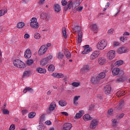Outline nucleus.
I'll use <instances>...</instances> for the list:
<instances>
[{
	"instance_id": "1",
	"label": "nucleus",
	"mask_w": 130,
	"mask_h": 130,
	"mask_svg": "<svg viewBox=\"0 0 130 130\" xmlns=\"http://www.w3.org/2000/svg\"><path fill=\"white\" fill-rule=\"evenodd\" d=\"M62 6H66L63 8L64 12H67L68 10H71L72 9V7L73 6V2L69 1L67 2L66 0H62L61 1Z\"/></svg>"
},
{
	"instance_id": "2",
	"label": "nucleus",
	"mask_w": 130,
	"mask_h": 130,
	"mask_svg": "<svg viewBox=\"0 0 130 130\" xmlns=\"http://www.w3.org/2000/svg\"><path fill=\"white\" fill-rule=\"evenodd\" d=\"M107 46V41L105 40H102L100 41L96 45L98 49L102 50Z\"/></svg>"
},
{
	"instance_id": "3",
	"label": "nucleus",
	"mask_w": 130,
	"mask_h": 130,
	"mask_svg": "<svg viewBox=\"0 0 130 130\" xmlns=\"http://www.w3.org/2000/svg\"><path fill=\"white\" fill-rule=\"evenodd\" d=\"M13 63L15 67L18 68V69H24V68L25 67V63L21 61L20 59H16L14 60Z\"/></svg>"
},
{
	"instance_id": "4",
	"label": "nucleus",
	"mask_w": 130,
	"mask_h": 130,
	"mask_svg": "<svg viewBox=\"0 0 130 130\" xmlns=\"http://www.w3.org/2000/svg\"><path fill=\"white\" fill-rule=\"evenodd\" d=\"M30 26L33 29H38L39 24L37 22V18L33 17L30 19Z\"/></svg>"
},
{
	"instance_id": "5",
	"label": "nucleus",
	"mask_w": 130,
	"mask_h": 130,
	"mask_svg": "<svg viewBox=\"0 0 130 130\" xmlns=\"http://www.w3.org/2000/svg\"><path fill=\"white\" fill-rule=\"evenodd\" d=\"M100 55V51L97 50L94 51L90 55V59H91V60H93V59L97 58V57H98V56H99Z\"/></svg>"
},
{
	"instance_id": "6",
	"label": "nucleus",
	"mask_w": 130,
	"mask_h": 130,
	"mask_svg": "<svg viewBox=\"0 0 130 130\" xmlns=\"http://www.w3.org/2000/svg\"><path fill=\"white\" fill-rule=\"evenodd\" d=\"M47 51V48L46 46H42L39 50V55H43Z\"/></svg>"
},
{
	"instance_id": "7",
	"label": "nucleus",
	"mask_w": 130,
	"mask_h": 130,
	"mask_svg": "<svg viewBox=\"0 0 130 130\" xmlns=\"http://www.w3.org/2000/svg\"><path fill=\"white\" fill-rule=\"evenodd\" d=\"M107 57L109 59H113L114 57H115V51L110 50L107 53Z\"/></svg>"
},
{
	"instance_id": "8",
	"label": "nucleus",
	"mask_w": 130,
	"mask_h": 130,
	"mask_svg": "<svg viewBox=\"0 0 130 130\" xmlns=\"http://www.w3.org/2000/svg\"><path fill=\"white\" fill-rule=\"evenodd\" d=\"M97 125H98V121L96 119H93L90 122V128L94 129V128H96Z\"/></svg>"
},
{
	"instance_id": "9",
	"label": "nucleus",
	"mask_w": 130,
	"mask_h": 130,
	"mask_svg": "<svg viewBox=\"0 0 130 130\" xmlns=\"http://www.w3.org/2000/svg\"><path fill=\"white\" fill-rule=\"evenodd\" d=\"M91 51H92V48H90V46L89 45H85L84 46V49L82 52V54H88Z\"/></svg>"
},
{
	"instance_id": "10",
	"label": "nucleus",
	"mask_w": 130,
	"mask_h": 130,
	"mask_svg": "<svg viewBox=\"0 0 130 130\" xmlns=\"http://www.w3.org/2000/svg\"><path fill=\"white\" fill-rule=\"evenodd\" d=\"M32 56V53L30 49H27L24 52V57L25 58H30Z\"/></svg>"
},
{
	"instance_id": "11",
	"label": "nucleus",
	"mask_w": 130,
	"mask_h": 130,
	"mask_svg": "<svg viewBox=\"0 0 130 130\" xmlns=\"http://www.w3.org/2000/svg\"><path fill=\"white\" fill-rule=\"evenodd\" d=\"M127 51V48L125 47H121L117 49V52L119 54H121V53H125Z\"/></svg>"
},
{
	"instance_id": "12",
	"label": "nucleus",
	"mask_w": 130,
	"mask_h": 130,
	"mask_svg": "<svg viewBox=\"0 0 130 130\" xmlns=\"http://www.w3.org/2000/svg\"><path fill=\"white\" fill-rule=\"evenodd\" d=\"M55 107H56V103L53 102L51 103L49 108V112H52L55 109Z\"/></svg>"
},
{
	"instance_id": "13",
	"label": "nucleus",
	"mask_w": 130,
	"mask_h": 130,
	"mask_svg": "<svg viewBox=\"0 0 130 130\" xmlns=\"http://www.w3.org/2000/svg\"><path fill=\"white\" fill-rule=\"evenodd\" d=\"M72 32L73 33H76V32H77L78 35L79 33H81V34H83L82 30H81V26H76L74 27L73 29L72 30Z\"/></svg>"
},
{
	"instance_id": "14",
	"label": "nucleus",
	"mask_w": 130,
	"mask_h": 130,
	"mask_svg": "<svg viewBox=\"0 0 130 130\" xmlns=\"http://www.w3.org/2000/svg\"><path fill=\"white\" fill-rule=\"evenodd\" d=\"M72 124L70 123H66L63 125L62 130H71L72 128Z\"/></svg>"
},
{
	"instance_id": "15",
	"label": "nucleus",
	"mask_w": 130,
	"mask_h": 130,
	"mask_svg": "<svg viewBox=\"0 0 130 130\" xmlns=\"http://www.w3.org/2000/svg\"><path fill=\"white\" fill-rule=\"evenodd\" d=\"M91 70V67L89 65L84 66L80 70L81 73H85V72H89Z\"/></svg>"
},
{
	"instance_id": "16",
	"label": "nucleus",
	"mask_w": 130,
	"mask_h": 130,
	"mask_svg": "<svg viewBox=\"0 0 130 130\" xmlns=\"http://www.w3.org/2000/svg\"><path fill=\"white\" fill-rule=\"evenodd\" d=\"M63 52L65 56L67 57L68 59H70V58L72 57V55L71 54V52H70V51H69L68 49H64Z\"/></svg>"
},
{
	"instance_id": "17",
	"label": "nucleus",
	"mask_w": 130,
	"mask_h": 130,
	"mask_svg": "<svg viewBox=\"0 0 130 130\" xmlns=\"http://www.w3.org/2000/svg\"><path fill=\"white\" fill-rule=\"evenodd\" d=\"M111 92V86L110 85H106L105 86V93L107 95H109Z\"/></svg>"
},
{
	"instance_id": "18",
	"label": "nucleus",
	"mask_w": 130,
	"mask_h": 130,
	"mask_svg": "<svg viewBox=\"0 0 130 130\" xmlns=\"http://www.w3.org/2000/svg\"><path fill=\"white\" fill-rule=\"evenodd\" d=\"M123 106H124V102H123V101H120L118 105L116 107V109H117V110H120Z\"/></svg>"
},
{
	"instance_id": "19",
	"label": "nucleus",
	"mask_w": 130,
	"mask_h": 130,
	"mask_svg": "<svg viewBox=\"0 0 130 130\" xmlns=\"http://www.w3.org/2000/svg\"><path fill=\"white\" fill-rule=\"evenodd\" d=\"M98 62L101 66H103V64H105L106 59H105V58L104 57H100L98 59Z\"/></svg>"
},
{
	"instance_id": "20",
	"label": "nucleus",
	"mask_w": 130,
	"mask_h": 130,
	"mask_svg": "<svg viewBox=\"0 0 130 130\" xmlns=\"http://www.w3.org/2000/svg\"><path fill=\"white\" fill-rule=\"evenodd\" d=\"M99 81H100V79H99V77H92L91 79V82L92 84H97V83L99 82Z\"/></svg>"
},
{
	"instance_id": "21",
	"label": "nucleus",
	"mask_w": 130,
	"mask_h": 130,
	"mask_svg": "<svg viewBox=\"0 0 130 130\" xmlns=\"http://www.w3.org/2000/svg\"><path fill=\"white\" fill-rule=\"evenodd\" d=\"M25 25H26V24H25V22H19L17 23L16 27H17V28H18V29H22V28L24 27Z\"/></svg>"
},
{
	"instance_id": "22",
	"label": "nucleus",
	"mask_w": 130,
	"mask_h": 130,
	"mask_svg": "<svg viewBox=\"0 0 130 130\" xmlns=\"http://www.w3.org/2000/svg\"><path fill=\"white\" fill-rule=\"evenodd\" d=\"M56 57L58 59H63V57H64V55L61 52H59L56 54Z\"/></svg>"
},
{
	"instance_id": "23",
	"label": "nucleus",
	"mask_w": 130,
	"mask_h": 130,
	"mask_svg": "<svg viewBox=\"0 0 130 130\" xmlns=\"http://www.w3.org/2000/svg\"><path fill=\"white\" fill-rule=\"evenodd\" d=\"M124 95H125V92L123 90H120L117 91L116 93V96L118 98L121 97V96H123Z\"/></svg>"
},
{
	"instance_id": "24",
	"label": "nucleus",
	"mask_w": 130,
	"mask_h": 130,
	"mask_svg": "<svg viewBox=\"0 0 130 130\" xmlns=\"http://www.w3.org/2000/svg\"><path fill=\"white\" fill-rule=\"evenodd\" d=\"M52 76H53V77L57 78L58 79H60V78H63V75L61 73H53Z\"/></svg>"
},
{
	"instance_id": "25",
	"label": "nucleus",
	"mask_w": 130,
	"mask_h": 130,
	"mask_svg": "<svg viewBox=\"0 0 130 130\" xmlns=\"http://www.w3.org/2000/svg\"><path fill=\"white\" fill-rule=\"evenodd\" d=\"M120 71V70H119V68H114L112 71V73L113 76H116L118 74H119Z\"/></svg>"
},
{
	"instance_id": "26",
	"label": "nucleus",
	"mask_w": 130,
	"mask_h": 130,
	"mask_svg": "<svg viewBox=\"0 0 130 130\" xmlns=\"http://www.w3.org/2000/svg\"><path fill=\"white\" fill-rule=\"evenodd\" d=\"M83 119L85 121H88V120H91V119H92V117H91L90 115L86 114L83 116Z\"/></svg>"
},
{
	"instance_id": "27",
	"label": "nucleus",
	"mask_w": 130,
	"mask_h": 130,
	"mask_svg": "<svg viewBox=\"0 0 130 130\" xmlns=\"http://www.w3.org/2000/svg\"><path fill=\"white\" fill-rule=\"evenodd\" d=\"M48 63V61L46 58H43L40 61V66H45Z\"/></svg>"
},
{
	"instance_id": "28",
	"label": "nucleus",
	"mask_w": 130,
	"mask_h": 130,
	"mask_svg": "<svg viewBox=\"0 0 130 130\" xmlns=\"http://www.w3.org/2000/svg\"><path fill=\"white\" fill-rule=\"evenodd\" d=\"M54 10L55 12H57V13L60 12V6L58 4H55L54 6Z\"/></svg>"
},
{
	"instance_id": "29",
	"label": "nucleus",
	"mask_w": 130,
	"mask_h": 130,
	"mask_svg": "<svg viewBox=\"0 0 130 130\" xmlns=\"http://www.w3.org/2000/svg\"><path fill=\"white\" fill-rule=\"evenodd\" d=\"M122 64H123V60H122L117 61L114 63V66L115 67H120V66Z\"/></svg>"
},
{
	"instance_id": "30",
	"label": "nucleus",
	"mask_w": 130,
	"mask_h": 130,
	"mask_svg": "<svg viewBox=\"0 0 130 130\" xmlns=\"http://www.w3.org/2000/svg\"><path fill=\"white\" fill-rule=\"evenodd\" d=\"M55 70V68L53 64H50L48 68V71L50 72V73H52Z\"/></svg>"
},
{
	"instance_id": "31",
	"label": "nucleus",
	"mask_w": 130,
	"mask_h": 130,
	"mask_svg": "<svg viewBox=\"0 0 130 130\" xmlns=\"http://www.w3.org/2000/svg\"><path fill=\"white\" fill-rule=\"evenodd\" d=\"M37 71L40 74H46V70L42 68H37Z\"/></svg>"
},
{
	"instance_id": "32",
	"label": "nucleus",
	"mask_w": 130,
	"mask_h": 130,
	"mask_svg": "<svg viewBox=\"0 0 130 130\" xmlns=\"http://www.w3.org/2000/svg\"><path fill=\"white\" fill-rule=\"evenodd\" d=\"M47 17H48V14L46 13L43 12L41 14V19L42 20H44V19H47Z\"/></svg>"
},
{
	"instance_id": "33",
	"label": "nucleus",
	"mask_w": 130,
	"mask_h": 130,
	"mask_svg": "<svg viewBox=\"0 0 130 130\" xmlns=\"http://www.w3.org/2000/svg\"><path fill=\"white\" fill-rule=\"evenodd\" d=\"M125 80H126L125 77H121L117 78L116 81L117 83H119V82H124Z\"/></svg>"
},
{
	"instance_id": "34",
	"label": "nucleus",
	"mask_w": 130,
	"mask_h": 130,
	"mask_svg": "<svg viewBox=\"0 0 130 130\" xmlns=\"http://www.w3.org/2000/svg\"><path fill=\"white\" fill-rule=\"evenodd\" d=\"M68 103H67V102L63 100H61L59 101V105L60 106H61L62 107H63L64 106H67V105Z\"/></svg>"
},
{
	"instance_id": "35",
	"label": "nucleus",
	"mask_w": 130,
	"mask_h": 130,
	"mask_svg": "<svg viewBox=\"0 0 130 130\" xmlns=\"http://www.w3.org/2000/svg\"><path fill=\"white\" fill-rule=\"evenodd\" d=\"M30 75H31V71H25L23 73V78H28Z\"/></svg>"
},
{
	"instance_id": "36",
	"label": "nucleus",
	"mask_w": 130,
	"mask_h": 130,
	"mask_svg": "<svg viewBox=\"0 0 130 130\" xmlns=\"http://www.w3.org/2000/svg\"><path fill=\"white\" fill-rule=\"evenodd\" d=\"M83 112H84V111H79V113L76 114L75 117H76V118H81L82 116H83Z\"/></svg>"
},
{
	"instance_id": "37",
	"label": "nucleus",
	"mask_w": 130,
	"mask_h": 130,
	"mask_svg": "<svg viewBox=\"0 0 130 130\" xmlns=\"http://www.w3.org/2000/svg\"><path fill=\"white\" fill-rule=\"evenodd\" d=\"M82 37H83V34L79 32L78 35V38L77 39L78 43H81L82 42Z\"/></svg>"
},
{
	"instance_id": "38",
	"label": "nucleus",
	"mask_w": 130,
	"mask_h": 130,
	"mask_svg": "<svg viewBox=\"0 0 130 130\" xmlns=\"http://www.w3.org/2000/svg\"><path fill=\"white\" fill-rule=\"evenodd\" d=\"M79 98H80V96H74V98L73 99V104L75 105H78V102H77L78 101V100H79Z\"/></svg>"
},
{
	"instance_id": "39",
	"label": "nucleus",
	"mask_w": 130,
	"mask_h": 130,
	"mask_svg": "<svg viewBox=\"0 0 130 130\" xmlns=\"http://www.w3.org/2000/svg\"><path fill=\"white\" fill-rule=\"evenodd\" d=\"M90 29L92 31H96L98 29L97 25L93 24L90 25Z\"/></svg>"
},
{
	"instance_id": "40",
	"label": "nucleus",
	"mask_w": 130,
	"mask_h": 130,
	"mask_svg": "<svg viewBox=\"0 0 130 130\" xmlns=\"http://www.w3.org/2000/svg\"><path fill=\"white\" fill-rule=\"evenodd\" d=\"M62 34H63V36L64 37V38L66 39H67V29L66 28V27H62Z\"/></svg>"
},
{
	"instance_id": "41",
	"label": "nucleus",
	"mask_w": 130,
	"mask_h": 130,
	"mask_svg": "<svg viewBox=\"0 0 130 130\" xmlns=\"http://www.w3.org/2000/svg\"><path fill=\"white\" fill-rule=\"evenodd\" d=\"M105 73L102 72L99 75L98 78H99L100 81L101 79H104V78H105Z\"/></svg>"
},
{
	"instance_id": "42",
	"label": "nucleus",
	"mask_w": 130,
	"mask_h": 130,
	"mask_svg": "<svg viewBox=\"0 0 130 130\" xmlns=\"http://www.w3.org/2000/svg\"><path fill=\"white\" fill-rule=\"evenodd\" d=\"M33 62H34L33 59H28L26 61V63L27 66H32V64H33Z\"/></svg>"
},
{
	"instance_id": "43",
	"label": "nucleus",
	"mask_w": 130,
	"mask_h": 130,
	"mask_svg": "<svg viewBox=\"0 0 130 130\" xmlns=\"http://www.w3.org/2000/svg\"><path fill=\"white\" fill-rule=\"evenodd\" d=\"M2 111L3 113V114H5V115L10 114V111H9V110H8V109H3L2 110Z\"/></svg>"
},
{
	"instance_id": "44",
	"label": "nucleus",
	"mask_w": 130,
	"mask_h": 130,
	"mask_svg": "<svg viewBox=\"0 0 130 130\" xmlns=\"http://www.w3.org/2000/svg\"><path fill=\"white\" fill-rule=\"evenodd\" d=\"M35 39H40L41 38V36H40V34L38 32H36L35 34Z\"/></svg>"
},
{
	"instance_id": "45",
	"label": "nucleus",
	"mask_w": 130,
	"mask_h": 130,
	"mask_svg": "<svg viewBox=\"0 0 130 130\" xmlns=\"http://www.w3.org/2000/svg\"><path fill=\"white\" fill-rule=\"evenodd\" d=\"M36 115V113L34 112H31L29 114H28V117L29 118H33Z\"/></svg>"
},
{
	"instance_id": "46",
	"label": "nucleus",
	"mask_w": 130,
	"mask_h": 130,
	"mask_svg": "<svg viewBox=\"0 0 130 130\" xmlns=\"http://www.w3.org/2000/svg\"><path fill=\"white\" fill-rule=\"evenodd\" d=\"M123 116H124V113H121L119 115H118L116 116V118L117 119H120V118H122V117H123Z\"/></svg>"
},
{
	"instance_id": "47",
	"label": "nucleus",
	"mask_w": 130,
	"mask_h": 130,
	"mask_svg": "<svg viewBox=\"0 0 130 130\" xmlns=\"http://www.w3.org/2000/svg\"><path fill=\"white\" fill-rule=\"evenodd\" d=\"M119 44H120V43L119 42L115 41L113 42V46H114V47H116L117 46H119Z\"/></svg>"
},
{
	"instance_id": "48",
	"label": "nucleus",
	"mask_w": 130,
	"mask_h": 130,
	"mask_svg": "<svg viewBox=\"0 0 130 130\" xmlns=\"http://www.w3.org/2000/svg\"><path fill=\"white\" fill-rule=\"evenodd\" d=\"M6 13H7V11H6V10H1L0 11V17H2V16H4V15H5Z\"/></svg>"
},
{
	"instance_id": "49",
	"label": "nucleus",
	"mask_w": 130,
	"mask_h": 130,
	"mask_svg": "<svg viewBox=\"0 0 130 130\" xmlns=\"http://www.w3.org/2000/svg\"><path fill=\"white\" fill-rule=\"evenodd\" d=\"M72 86H73L74 87H79L80 86V83L73 82L72 83Z\"/></svg>"
},
{
	"instance_id": "50",
	"label": "nucleus",
	"mask_w": 130,
	"mask_h": 130,
	"mask_svg": "<svg viewBox=\"0 0 130 130\" xmlns=\"http://www.w3.org/2000/svg\"><path fill=\"white\" fill-rule=\"evenodd\" d=\"M114 32V29L113 28H111L108 31V34H109V35H111V34H113Z\"/></svg>"
},
{
	"instance_id": "51",
	"label": "nucleus",
	"mask_w": 130,
	"mask_h": 130,
	"mask_svg": "<svg viewBox=\"0 0 130 130\" xmlns=\"http://www.w3.org/2000/svg\"><path fill=\"white\" fill-rule=\"evenodd\" d=\"M46 58L47 60V61H48V60H50L52 58V55H49Z\"/></svg>"
},
{
	"instance_id": "52",
	"label": "nucleus",
	"mask_w": 130,
	"mask_h": 130,
	"mask_svg": "<svg viewBox=\"0 0 130 130\" xmlns=\"http://www.w3.org/2000/svg\"><path fill=\"white\" fill-rule=\"evenodd\" d=\"M38 129H39V130H43V129H44V126H43L42 125H39L38 127Z\"/></svg>"
},
{
	"instance_id": "53",
	"label": "nucleus",
	"mask_w": 130,
	"mask_h": 130,
	"mask_svg": "<svg viewBox=\"0 0 130 130\" xmlns=\"http://www.w3.org/2000/svg\"><path fill=\"white\" fill-rule=\"evenodd\" d=\"M112 121L113 123V125H115V124L117 123V120H116V119H112Z\"/></svg>"
},
{
	"instance_id": "54",
	"label": "nucleus",
	"mask_w": 130,
	"mask_h": 130,
	"mask_svg": "<svg viewBox=\"0 0 130 130\" xmlns=\"http://www.w3.org/2000/svg\"><path fill=\"white\" fill-rule=\"evenodd\" d=\"M29 37L30 35H29V34H26L24 36V38H25V39H28V38H29Z\"/></svg>"
},
{
	"instance_id": "55",
	"label": "nucleus",
	"mask_w": 130,
	"mask_h": 130,
	"mask_svg": "<svg viewBox=\"0 0 130 130\" xmlns=\"http://www.w3.org/2000/svg\"><path fill=\"white\" fill-rule=\"evenodd\" d=\"M15 125L12 124L10 126L9 130H14L15 129Z\"/></svg>"
},
{
	"instance_id": "56",
	"label": "nucleus",
	"mask_w": 130,
	"mask_h": 130,
	"mask_svg": "<svg viewBox=\"0 0 130 130\" xmlns=\"http://www.w3.org/2000/svg\"><path fill=\"white\" fill-rule=\"evenodd\" d=\"M44 46H46V48L48 49V47H50V46H51V44L47 43L46 45H44Z\"/></svg>"
},
{
	"instance_id": "57",
	"label": "nucleus",
	"mask_w": 130,
	"mask_h": 130,
	"mask_svg": "<svg viewBox=\"0 0 130 130\" xmlns=\"http://www.w3.org/2000/svg\"><path fill=\"white\" fill-rule=\"evenodd\" d=\"M25 88H26L27 91H28V92H31V91H33L32 88L29 87H26Z\"/></svg>"
},
{
	"instance_id": "58",
	"label": "nucleus",
	"mask_w": 130,
	"mask_h": 130,
	"mask_svg": "<svg viewBox=\"0 0 130 130\" xmlns=\"http://www.w3.org/2000/svg\"><path fill=\"white\" fill-rule=\"evenodd\" d=\"M61 114H63L65 116H69V114L67 112H61Z\"/></svg>"
},
{
	"instance_id": "59",
	"label": "nucleus",
	"mask_w": 130,
	"mask_h": 130,
	"mask_svg": "<svg viewBox=\"0 0 130 130\" xmlns=\"http://www.w3.org/2000/svg\"><path fill=\"white\" fill-rule=\"evenodd\" d=\"M112 112H113V110L111 109H110V110H109L108 111V114H109L110 115L112 114Z\"/></svg>"
},
{
	"instance_id": "60",
	"label": "nucleus",
	"mask_w": 130,
	"mask_h": 130,
	"mask_svg": "<svg viewBox=\"0 0 130 130\" xmlns=\"http://www.w3.org/2000/svg\"><path fill=\"white\" fill-rule=\"evenodd\" d=\"M45 2V0H40V1L39 2V4L43 5Z\"/></svg>"
},
{
	"instance_id": "61",
	"label": "nucleus",
	"mask_w": 130,
	"mask_h": 130,
	"mask_svg": "<svg viewBox=\"0 0 130 130\" xmlns=\"http://www.w3.org/2000/svg\"><path fill=\"white\" fill-rule=\"evenodd\" d=\"M128 35H129V32H127V31H125V32H124V34H123V36H128Z\"/></svg>"
},
{
	"instance_id": "62",
	"label": "nucleus",
	"mask_w": 130,
	"mask_h": 130,
	"mask_svg": "<svg viewBox=\"0 0 130 130\" xmlns=\"http://www.w3.org/2000/svg\"><path fill=\"white\" fill-rule=\"evenodd\" d=\"M46 124H47V125H50V124H51V122L50 121H46L45 122Z\"/></svg>"
},
{
	"instance_id": "63",
	"label": "nucleus",
	"mask_w": 130,
	"mask_h": 130,
	"mask_svg": "<svg viewBox=\"0 0 130 130\" xmlns=\"http://www.w3.org/2000/svg\"><path fill=\"white\" fill-rule=\"evenodd\" d=\"M27 112H28V110H23L22 111V114H26V113H27Z\"/></svg>"
},
{
	"instance_id": "64",
	"label": "nucleus",
	"mask_w": 130,
	"mask_h": 130,
	"mask_svg": "<svg viewBox=\"0 0 130 130\" xmlns=\"http://www.w3.org/2000/svg\"><path fill=\"white\" fill-rule=\"evenodd\" d=\"M120 39L121 41H122V42H124V40H125V38H124V37H121Z\"/></svg>"
}]
</instances>
